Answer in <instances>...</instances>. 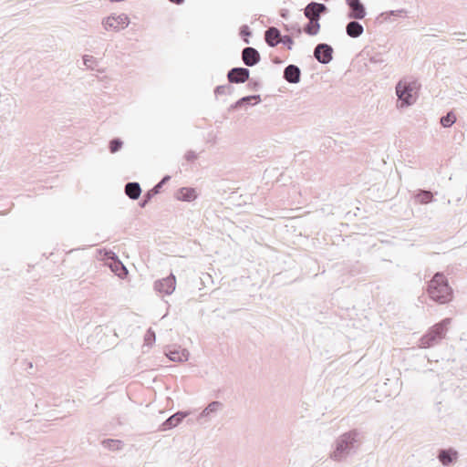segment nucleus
<instances>
[{"label":"nucleus","instance_id":"nucleus-1","mask_svg":"<svg viewBox=\"0 0 467 467\" xmlns=\"http://www.w3.org/2000/svg\"><path fill=\"white\" fill-rule=\"evenodd\" d=\"M360 443L361 434L358 430L347 431L336 440L335 449L330 457L336 462H342L356 453Z\"/></svg>","mask_w":467,"mask_h":467},{"label":"nucleus","instance_id":"nucleus-2","mask_svg":"<svg viewBox=\"0 0 467 467\" xmlns=\"http://www.w3.org/2000/svg\"><path fill=\"white\" fill-rule=\"evenodd\" d=\"M420 84L417 79L405 78L400 79L396 85V95L398 97V107L407 108L413 105L418 98V90Z\"/></svg>","mask_w":467,"mask_h":467},{"label":"nucleus","instance_id":"nucleus-3","mask_svg":"<svg viewBox=\"0 0 467 467\" xmlns=\"http://www.w3.org/2000/svg\"><path fill=\"white\" fill-rule=\"evenodd\" d=\"M430 297L440 304H445L452 298V289L443 273H436L428 285Z\"/></svg>","mask_w":467,"mask_h":467},{"label":"nucleus","instance_id":"nucleus-4","mask_svg":"<svg viewBox=\"0 0 467 467\" xmlns=\"http://www.w3.org/2000/svg\"><path fill=\"white\" fill-rule=\"evenodd\" d=\"M451 323V318H444L441 322L431 327L420 340V347L429 348L436 346L440 341L445 337L447 333V327Z\"/></svg>","mask_w":467,"mask_h":467},{"label":"nucleus","instance_id":"nucleus-5","mask_svg":"<svg viewBox=\"0 0 467 467\" xmlns=\"http://www.w3.org/2000/svg\"><path fill=\"white\" fill-rule=\"evenodd\" d=\"M130 24V19L127 15H111L102 20V26L106 30L119 31L126 28Z\"/></svg>","mask_w":467,"mask_h":467},{"label":"nucleus","instance_id":"nucleus-6","mask_svg":"<svg viewBox=\"0 0 467 467\" xmlns=\"http://www.w3.org/2000/svg\"><path fill=\"white\" fill-rule=\"evenodd\" d=\"M333 47L327 43L317 44L313 52L314 57L323 65L330 63L333 59Z\"/></svg>","mask_w":467,"mask_h":467},{"label":"nucleus","instance_id":"nucleus-7","mask_svg":"<svg viewBox=\"0 0 467 467\" xmlns=\"http://www.w3.org/2000/svg\"><path fill=\"white\" fill-rule=\"evenodd\" d=\"M153 286L158 293L170 296L175 290L176 277L171 273L168 276L156 280Z\"/></svg>","mask_w":467,"mask_h":467},{"label":"nucleus","instance_id":"nucleus-8","mask_svg":"<svg viewBox=\"0 0 467 467\" xmlns=\"http://www.w3.org/2000/svg\"><path fill=\"white\" fill-rule=\"evenodd\" d=\"M328 11L326 5L317 2L309 3L304 9V15L308 20L319 22L321 15Z\"/></svg>","mask_w":467,"mask_h":467},{"label":"nucleus","instance_id":"nucleus-9","mask_svg":"<svg viewBox=\"0 0 467 467\" xmlns=\"http://www.w3.org/2000/svg\"><path fill=\"white\" fill-rule=\"evenodd\" d=\"M346 5L348 7V18L361 20L366 16V7L360 0H346Z\"/></svg>","mask_w":467,"mask_h":467},{"label":"nucleus","instance_id":"nucleus-10","mask_svg":"<svg viewBox=\"0 0 467 467\" xmlns=\"http://www.w3.org/2000/svg\"><path fill=\"white\" fill-rule=\"evenodd\" d=\"M250 70L247 67H236L231 68L227 73L229 83L242 84L249 80Z\"/></svg>","mask_w":467,"mask_h":467},{"label":"nucleus","instance_id":"nucleus-11","mask_svg":"<svg viewBox=\"0 0 467 467\" xmlns=\"http://www.w3.org/2000/svg\"><path fill=\"white\" fill-rule=\"evenodd\" d=\"M223 407V403L220 401H212L207 405V407L198 415L197 421L200 424H203L207 422L211 418H213L220 410Z\"/></svg>","mask_w":467,"mask_h":467},{"label":"nucleus","instance_id":"nucleus-12","mask_svg":"<svg viewBox=\"0 0 467 467\" xmlns=\"http://www.w3.org/2000/svg\"><path fill=\"white\" fill-rule=\"evenodd\" d=\"M242 60L246 67H254L261 60L258 50L252 47H246L242 50Z\"/></svg>","mask_w":467,"mask_h":467},{"label":"nucleus","instance_id":"nucleus-13","mask_svg":"<svg viewBox=\"0 0 467 467\" xmlns=\"http://www.w3.org/2000/svg\"><path fill=\"white\" fill-rule=\"evenodd\" d=\"M171 180L170 175H165L162 179L150 190L146 192L142 197V200L139 202L141 208H144L151 199L160 192L162 186Z\"/></svg>","mask_w":467,"mask_h":467},{"label":"nucleus","instance_id":"nucleus-14","mask_svg":"<svg viewBox=\"0 0 467 467\" xmlns=\"http://www.w3.org/2000/svg\"><path fill=\"white\" fill-rule=\"evenodd\" d=\"M283 78L290 84H297L301 79V69L299 67L290 64L285 67Z\"/></svg>","mask_w":467,"mask_h":467},{"label":"nucleus","instance_id":"nucleus-15","mask_svg":"<svg viewBox=\"0 0 467 467\" xmlns=\"http://www.w3.org/2000/svg\"><path fill=\"white\" fill-rule=\"evenodd\" d=\"M189 414V411H178L174 413L161 425V431H168L178 426Z\"/></svg>","mask_w":467,"mask_h":467},{"label":"nucleus","instance_id":"nucleus-16","mask_svg":"<svg viewBox=\"0 0 467 467\" xmlns=\"http://www.w3.org/2000/svg\"><path fill=\"white\" fill-rule=\"evenodd\" d=\"M437 458L442 465L448 466L457 460L458 451L452 448L441 449Z\"/></svg>","mask_w":467,"mask_h":467},{"label":"nucleus","instance_id":"nucleus-17","mask_svg":"<svg viewBox=\"0 0 467 467\" xmlns=\"http://www.w3.org/2000/svg\"><path fill=\"white\" fill-rule=\"evenodd\" d=\"M166 356L171 361L183 362L188 360L190 353L186 348H182L181 347H174L173 348L168 350Z\"/></svg>","mask_w":467,"mask_h":467},{"label":"nucleus","instance_id":"nucleus-18","mask_svg":"<svg viewBox=\"0 0 467 467\" xmlns=\"http://www.w3.org/2000/svg\"><path fill=\"white\" fill-rule=\"evenodd\" d=\"M260 95H249L239 99L230 106V110H234L244 106H254L261 102Z\"/></svg>","mask_w":467,"mask_h":467},{"label":"nucleus","instance_id":"nucleus-19","mask_svg":"<svg viewBox=\"0 0 467 467\" xmlns=\"http://www.w3.org/2000/svg\"><path fill=\"white\" fill-rule=\"evenodd\" d=\"M281 32L277 27L271 26L265 31V41L271 47H275L280 43Z\"/></svg>","mask_w":467,"mask_h":467},{"label":"nucleus","instance_id":"nucleus-20","mask_svg":"<svg viewBox=\"0 0 467 467\" xmlns=\"http://www.w3.org/2000/svg\"><path fill=\"white\" fill-rule=\"evenodd\" d=\"M175 198L182 202H192L197 198V193L194 188L182 187L176 192Z\"/></svg>","mask_w":467,"mask_h":467},{"label":"nucleus","instance_id":"nucleus-21","mask_svg":"<svg viewBox=\"0 0 467 467\" xmlns=\"http://www.w3.org/2000/svg\"><path fill=\"white\" fill-rule=\"evenodd\" d=\"M364 32L363 26L358 20H351L346 26V33L349 37L358 38Z\"/></svg>","mask_w":467,"mask_h":467},{"label":"nucleus","instance_id":"nucleus-22","mask_svg":"<svg viewBox=\"0 0 467 467\" xmlns=\"http://www.w3.org/2000/svg\"><path fill=\"white\" fill-rule=\"evenodd\" d=\"M125 193L130 199L133 201L138 200L141 194V188L140 183L136 182L126 183Z\"/></svg>","mask_w":467,"mask_h":467},{"label":"nucleus","instance_id":"nucleus-23","mask_svg":"<svg viewBox=\"0 0 467 467\" xmlns=\"http://www.w3.org/2000/svg\"><path fill=\"white\" fill-rule=\"evenodd\" d=\"M110 268L111 271L120 278H124L128 275L126 266L119 261V259L112 261Z\"/></svg>","mask_w":467,"mask_h":467},{"label":"nucleus","instance_id":"nucleus-24","mask_svg":"<svg viewBox=\"0 0 467 467\" xmlns=\"http://www.w3.org/2000/svg\"><path fill=\"white\" fill-rule=\"evenodd\" d=\"M415 199L419 203L428 204L433 202V194L431 192L427 190H420L415 195Z\"/></svg>","mask_w":467,"mask_h":467},{"label":"nucleus","instance_id":"nucleus-25","mask_svg":"<svg viewBox=\"0 0 467 467\" xmlns=\"http://www.w3.org/2000/svg\"><path fill=\"white\" fill-rule=\"evenodd\" d=\"M320 30V23L317 21L309 20L304 26V31L309 36H316Z\"/></svg>","mask_w":467,"mask_h":467},{"label":"nucleus","instance_id":"nucleus-26","mask_svg":"<svg viewBox=\"0 0 467 467\" xmlns=\"http://www.w3.org/2000/svg\"><path fill=\"white\" fill-rule=\"evenodd\" d=\"M102 445L110 451H119L123 447V442L119 440L106 439L102 441Z\"/></svg>","mask_w":467,"mask_h":467},{"label":"nucleus","instance_id":"nucleus-27","mask_svg":"<svg viewBox=\"0 0 467 467\" xmlns=\"http://www.w3.org/2000/svg\"><path fill=\"white\" fill-rule=\"evenodd\" d=\"M440 121L442 127L450 128L455 123L456 116L452 111H450L446 115L442 116Z\"/></svg>","mask_w":467,"mask_h":467},{"label":"nucleus","instance_id":"nucleus-28","mask_svg":"<svg viewBox=\"0 0 467 467\" xmlns=\"http://www.w3.org/2000/svg\"><path fill=\"white\" fill-rule=\"evenodd\" d=\"M233 92H234V88L229 84L217 86L214 89L215 96L225 95V94L230 95Z\"/></svg>","mask_w":467,"mask_h":467},{"label":"nucleus","instance_id":"nucleus-29","mask_svg":"<svg viewBox=\"0 0 467 467\" xmlns=\"http://www.w3.org/2000/svg\"><path fill=\"white\" fill-rule=\"evenodd\" d=\"M123 146V141L119 138H114L109 141V149L111 153L118 152Z\"/></svg>","mask_w":467,"mask_h":467},{"label":"nucleus","instance_id":"nucleus-30","mask_svg":"<svg viewBox=\"0 0 467 467\" xmlns=\"http://www.w3.org/2000/svg\"><path fill=\"white\" fill-rule=\"evenodd\" d=\"M367 56H368V60L370 64L381 65L382 63L385 62V59L383 58V57L380 53H374V54L367 53Z\"/></svg>","mask_w":467,"mask_h":467},{"label":"nucleus","instance_id":"nucleus-31","mask_svg":"<svg viewBox=\"0 0 467 467\" xmlns=\"http://www.w3.org/2000/svg\"><path fill=\"white\" fill-rule=\"evenodd\" d=\"M407 13L408 12L405 9H398V10H391V11L381 13L380 16H384L385 19H388L390 16L403 17V16H407Z\"/></svg>","mask_w":467,"mask_h":467},{"label":"nucleus","instance_id":"nucleus-32","mask_svg":"<svg viewBox=\"0 0 467 467\" xmlns=\"http://www.w3.org/2000/svg\"><path fill=\"white\" fill-rule=\"evenodd\" d=\"M252 35V32L247 25H243L240 27V36L243 37V40L245 44H249L250 41L248 37Z\"/></svg>","mask_w":467,"mask_h":467},{"label":"nucleus","instance_id":"nucleus-33","mask_svg":"<svg viewBox=\"0 0 467 467\" xmlns=\"http://www.w3.org/2000/svg\"><path fill=\"white\" fill-rule=\"evenodd\" d=\"M156 340L155 332L149 328L144 335V341L147 346H151Z\"/></svg>","mask_w":467,"mask_h":467},{"label":"nucleus","instance_id":"nucleus-34","mask_svg":"<svg viewBox=\"0 0 467 467\" xmlns=\"http://www.w3.org/2000/svg\"><path fill=\"white\" fill-rule=\"evenodd\" d=\"M280 43L285 45L287 47V49L291 50L293 48L294 40L290 36L285 35L281 36Z\"/></svg>","mask_w":467,"mask_h":467},{"label":"nucleus","instance_id":"nucleus-35","mask_svg":"<svg viewBox=\"0 0 467 467\" xmlns=\"http://www.w3.org/2000/svg\"><path fill=\"white\" fill-rule=\"evenodd\" d=\"M95 62V58L92 56L85 55L83 57V63L84 65L88 67L92 68V64Z\"/></svg>","mask_w":467,"mask_h":467},{"label":"nucleus","instance_id":"nucleus-36","mask_svg":"<svg viewBox=\"0 0 467 467\" xmlns=\"http://www.w3.org/2000/svg\"><path fill=\"white\" fill-rule=\"evenodd\" d=\"M247 87L252 90H258L260 88V83L257 80L250 79L248 80Z\"/></svg>","mask_w":467,"mask_h":467},{"label":"nucleus","instance_id":"nucleus-37","mask_svg":"<svg viewBox=\"0 0 467 467\" xmlns=\"http://www.w3.org/2000/svg\"><path fill=\"white\" fill-rule=\"evenodd\" d=\"M104 259L114 261V260H118L119 258H118L117 254L114 252H112V251H105V253H104Z\"/></svg>","mask_w":467,"mask_h":467},{"label":"nucleus","instance_id":"nucleus-38","mask_svg":"<svg viewBox=\"0 0 467 467\" xmlns=\"http://www.w3.org/2000/svg\"><path fill=\"white\" fill-rule=\"evenodd\" d=\"M185 159L188 161H192L197 159V154L193 150H188L185 154Z\"/></svg>","mask_w":467,"mask_h":467},{"label":"nucleus","instance_id":"nucleus-39","mask_svg":"<svg viewBox=\"0 0 467 467\" xmlns=\"http://www.w3.org/2000/svg\"><path fill=\"white\" fill-rule=\"evenodd\" d=\"M465 35V33H462V32H455L453 33V36L456 37V39L458 41H463L462 39L460 38V36H463Z\"/></svg>","mask_w":467,"mask_h":467},{"label":"nucleus","instance_id":"nucleus-40","mask_svg":"<svg viewBox=\"0 0 467 467\" xmlns=\"http://www.w3.org/2000/svg\"><path fill=\"white\" fill-rule=\"evenodd\" d=\"M171 3L181 5L184 2V0H169Z\"/></svg>","mask_w":467,"mask_h":467},{"label":"nucleus","instance_id":"nucleus-41","mask_svg":"<svg viewBox=\"0 0 467 467\" xmlns=\"http://www.w3.org/2000/svg\"><path fill=\"white\" fill-rule=\"evenodd\" d=\"M297 32H298V33H301V29H300V27H298V28H297Z\"/></svg>","mask_w":467,"mask_h":467}]
</instances>
